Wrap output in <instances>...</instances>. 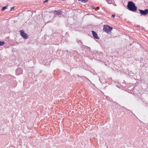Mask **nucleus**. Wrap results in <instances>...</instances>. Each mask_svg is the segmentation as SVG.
I'll list each match as a JSON object with an SVG mask.
<instances>
[{
    "mask_svg": "<svg viewBox=\"0 0 148 148\" xmlns=\"http://www.w3.org/2000/svg\"><path fill=\"white\" fill-rule=\"evenodd\" d=\"M127 7L129 10L133 12H136L137 9V8L135 5V4L132 1H129L128 2Z\"/></svg>",
    "mask_w": 148,
    "mask_h": 148,
    "instance_id": "nucleus-1",
    "label": "nucleus"
},
{
    "mask_svg": "<svg viewBox=\"0 0 148 148\" xmlns=\"http://www.w3.org/2000/svg\"><path fill=\"white\" fill-rule=\"evenodd\" d=\"M112 29L113 28L112 27H111L109 25H103V30L106 33H109L111 32Z\"/></svg>",
    "mask_w": 148,
    "mask_h": 148,
    "instance_id": "nucleus-2",
    "label": "nucleus"
},
{
    "mask_svg": "<svg viewBox=\"0 0 148 148\" xmlns=\"http://www.w3.org/2000/svg\"><path fill=\"white\" fill-rule=\"evenodd\" d=\"M138 10L140 12V13L143 15H146L148 14V9H147L144 10L141 9H138Z\"/></svg>",
    "mask_w": 148,
    "mask_h": 148,
    "instance_id": "nucleus-3",
    "label": "nucleus"
},
{
    "mask_svg": "<svg viewBox=\"0 0 148 148\" xmlns=\"http://www.w3.org/2000/svg\"><path fill=\"white\" fill-rule=\"evenodd\" d=\"M20 32L21 36L23 38L27 39L28 38V35L26 33H25L23 30H21Z\"/></svg>",
    "mask_w": 148,
    "mask_h": 148,
    "instance_id": "nucleus-4",
    "label": "nucleus"
},
{
    "mask_svg": "<svg viewBox=\"0 0 148 148\" xmlns=\"http://www.w3.org/2000/svg\"><path fill=\"white\" fill-rule=\"evenodd\" d=\"M23 69L21 68L18 67L16 71V75H17L22 74L23 73Z\"/></svg>",
    "mask_w": 148,
    "mask_h": 148,
    "instance_id": "nucleus-5",
    "label": "nucleus"
},
{
    "mask_svg": "<svg viewBox=\"0 0 148 148\" xmlns=\"http://www.w3.org/2000/svg\"><path fill=\"white\" fill-rule=\"evenodd\" d=\"M53 13H54V14H56V15H60L62 14L63 12L61 10H55L53 11Z\"/></svg>",
    "mask_w": 148,
    "mask_h": 148,
    "instance_id": "nucleus-6",
    "label": "nucleus"
},
{
    "mask_svg": "<svg viewBox=\"0 0 148 148\" xmlns=\"http://www.w3.org/2000/svg\"><path fill=\"white\" fill-rule=\"evenodd\" d=\"M91 32L92 33L93 36L95 38L97 39H99V37L98 36L97 34L95 31L93 30H92L91 31Z\"/></svg>",
    "mask_w": 148,
    "mask_h": 148,
    "instance_id": "nucleus-7",
    "label": "nucleus"
},
{
    "mask_svg": "<svg viewBox=\"0 0 148 148\" xmlns=\"http://www.w3.org/2000/svg\"><path fill=\"white\" fill-rule=\"evenodd\" d=\"M95 54V55L98 56V58H101V57H102L103 56V53L99 51L96 52Z\"/></svg>",
    "mask_w": 148,
    "mask_h": 148,
    "instance_id": "nucleus-8",
    "label": "nucleus"
},
{
    "mask_svg": "<svg viewBox=\"0 0 148 148\" xmlns=\"http://www.w3.org/2000/svg\"><path fill=\"white\" fill-rule=\"evenodd\" d=\"M8 5H6L5 6L3 7L1 10V11H3L5 10L6 9H7L8 8Z\"/></svg>",
    "mask_w": 148,
    "mask_h": 148,
    "instance_id": "nucleus-9",
    "label": "nucleus"
},
{
    "mask_svg": "<svg viewBox=\"0 0 148 148\" xmlns=\"http://www.w3.org/2000/svg\"><path fill=\"white\" fill-rule=\"evenodd\" d=\"M79 1L82 3H86L88 1V0H79Z\"/></svg>",
    "mask_w": 148,
    "mask_h": 148,
    "instance_id": "nucleus-10",
    "label": "nucleus"
},
{
    "mask_svg": "<svg viewBox=\"0 0 148 148\" xmlns=\"http://www.w3.org/2000/svg\"><path fill=\"white\" fill-rule=\"evenodd\" d=\"M5 44V42L4 41H0V46H2Z\"/></svg>",
    "mask_w": 148,
    "mask_h": 148,
    "instance_id": "nucleus-11",
    "label": "nucleus"
},
{
    "mask_svg": "<svg viewBox=\"0 0 148 148\" xmlns=\"http://www.w3.org/2000/svg\"><path fill=\"white\" fill-rule=\"evenodd\" d=\"M83 46H84V47H86V49L87 50H89L90 49V47H88L84 45H83Z\"/></svg>",
    "mask_w": 148,
    "mask_h": 148,
    "instance_id": "nucleus-12",
    "label": "nucleus"
},
{
    "mask_svg": "<svg viewBox=\"0 0 148 148\" xmlns=\"http://www.w3.org/2000/svg\"><path fill=\"white\" fill-rule=\"evenodd\" d=\"M14 6L12 7H11V9H10V11H12L13 10H14Z\"/></svg>",
    "mask_w": 148,
    "mask_h": 148,
    "instance_id": "nucleus-13",
    "label": "nucleus"
},
{
    "mask_svg": "<svg viewBox=\"0 0 148 148\" xmlns=\"http://www.w3.org/2000/svg\"><path fill=\"white\" fill-rule=\"evenodd\" d=\"M77 42H78V43H81V44H83L82 42L80 40H79V41H77Z\"/></svg>",
    "mask_w": 148,
    "mask_h": 148,
    "instance_id": "nucleus-14",
    "label": "nucleus"
},
{
    "mask_svg": "<svg viewBox=\"0 0 148 148\" xmlns=\"http://www.w3.org/2000/svg\"><path fill=\"white\" fill-rule=\"evenodd\" d=\"M99 7H97L96 8H95V10H99Z\"/></svg>",
    "mask_w": 148,
    "mask_h": 148,
    "instance_id": "nucleus-15",
    "label": "nucleus"
},
{
    "mask_svg": "<svg viewBox=\"0 0 148 148\" xmlns=\"http://www.w3.org/2000/svg\"><path fill=\"white\" fill-rule=\"evenodd\" d=\"M115 14H113L112 15V18H114L115 17Z\"/></svg>",
    "mask_w": 148,
    "mask_h": 148,
    "instance_id": "nucleus-16",
    "label": "nucleus"
},
{
    "mask_svg": "<svg viewBox=\"0 0 148 148\" xmlns=\"http://www.w3.org/2000/svg\"><path fill=\"white\" fill-rule=\"evenodd\" d=\"M91 7L93 9H94L95 8V7L93 5H91Z\"/></svg>",
    "mask_w": 148,
    "mask_h": 148,
    "instance_id": "nucleus-17",
    "label": "nucleus"
},
{
    "mask_svg": "<svg viewBox=\"0 0 148 148\" xmlns=\"http://www.w3.org/2000/svg\"><path fill=\"white\" fill-rule=\"evenodd\" d=\"M125 110L127 111H129L130 112L131 111L130 110H129L128 109H127L125 108Z\"/></svg>",
    "mask_w": 148,
    "mask_h": 148,
    "instance_id": "nucleus-18",
    "label": "nucleus"
},
{
    "mask_svg": "<svg viewBox=\"0 0 148 148\" xmlns=\"http://www.w3.org/2000/svg\"><path fill=\"white\" fill-rule=\"evenodd\" d=\"M48 1V0H46L44 1L43 3H45L46 2H47Z\"/></svg>",
    "mask_w": 148,
    "mask_h": 148,
    "instance_id": "nucleus-19",
    "label": "nucleus"
},
{
    "mask_svg": "<svg viewBox=\"0 0 148 148\" xmlns=\"http://www.w3.org/2000/svg\"><path fill=\"white\" fill-rule=\"evenodd\" d=\"M42 71H40V73H41L42 72Z\"/></svg>",
    "mask_w": 148,
    "mask_h": 148,
    "instance_id": "nucleus-20",
    "label": "nucleus"
}]
</instances>
